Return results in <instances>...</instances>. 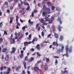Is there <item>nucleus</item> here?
Returning <instances> with one entry per match:
<instances>
[{"label": "nucleus", "mask_w": 74, "mask_h": 74, "mask_svg": "<svg viewBox=\"0 0 74 74\" xmlns=\"http://www.w3.org/2000/svg\"><path fill=\"white\" fill-rule=\"evenodd\" d=\"M46 0H44L43 1H42V3L43 4H45L46 3Z\"/></svg>", "instance_id": "864d4df0"}, {"label": "nucleus", "mask_w": 74, "mask_h": 74, "mask_svg": "<svg viewBox=\"0 0 74 74\" xmlns=\"http://www.w3.org/2000/svg\"><path fill=\"white\" fill-rule=\"evenodd\" d=\"M41 23L43 24L44 23V20L43 19H41Z\"/></svg>", "instance_id": "79ce46f5"}, {"label": "nucleus", "mask_w": 74, "mask_h": 74, "mask_svg": "<svg viewBox=\"0 0 74 74\" xmlns=\"http://www.w3.org/2000/svg\"><path fill=\"white\" fill-rule=\"evenodd\" d=\"M34 40V41H35V42H36V41H38V39L37 38H35Z\"/></svg>", "instance_id": "a18cd8bd"}, {"label": "nucleus", "mask_w": 74, "mask_h": 74, "mask_svg": "<svg viewBox=\"0 0 74 74\" xmlns=\"http://www.w3.org/2000/svg\"><path fill=\"white\" fill-rule=\"evenodd\" d=\"M54 36L56 38H59V35L58 34L54 33Z\"/></svg>", "instance_id": "2eb2a0df"}, {"label": "nucleus", "mask_w": 74, "mask_h": 74, "mask_svg": "<svg viewBox=\"0 0 74 74\" xmlns=\"http://www.w3.org/2000/svg\"><path fill=\"white\" fill-rule=\"evenodd\" d=\"M46 9L47 8L46 5H44L43 7V10H46Z\"/></svg>", "instance_id": "393cba45"}, {"label": "nucleus", "mask_w": 74, "mask_h": 74, "mask_svg": "<svg viewBox=\"0 0 74 74\" xmlns=\"http://www.w3.org/2000/svg\"><path fill=\"white\" fill-rule=\"evenodd\" d=\"M7 50V49L6 48L3 49L2 50V52H5Z\"/></svg>", "instance_id": "a211bd4d"}, {"label": "nucleus", "mask_w": 74, "mask_h": 74, "mask_svg": "<svg viewBox=\"0 0 74 74\" xmlns=\"http://www.w3.org/2000/svg\"><path fill=\"white\" fill-rule=\"evenodd\" d=\"M59 39L60 41H62L63 40H64L63 37L62 35H61L60 36V37L59 38Z\"/></svg>", "instance_id": "4468645a"}, {"label": "nucleus", "mask_w": 74, "mask_h": 74, "mask_svg": "<svg viewBox=\"0 0 74 74\" xmlns=\"http://www.w3.org/2000/svg\"><path fill=\"white\" fill-rule=\"evenodd\" d=\"M53 45L54 46L57 45V47H58V44L57 42H54L53 43Z\"/></svg>", "instance_id": "423d86ee"}, {"label": "nucleus", "mask_w": 74, "mask_h": 74, "mask_svg": "<svg viewBox=\"0 0 74 74\" xmlns=\"http://www.w3.org/2000/svg\"><path fill=\"white\" fill-rule=\"evenodd\" d=\"M30 9V6H28V7L27 8H26V10H29Z\"/></svg>", "instance_id": "603ef678"}, {"label": "nucleus", "mask_w": 74, "mask_h": 74, "mask_svg": "<svg viewBox=\"0 0 74 74\" xmlns=\"http://www.w3.org/2000/svg\"><path fill=\"white\" fill-rule=\"evenodd\" d=\"M6 12L7 13H8L9 14H10V10H8L7 11H6Z\"/></svg>", "instance_id": "4d7b16f0"}, {"label": "nucleus", "mask_w": 74, "mask_h": 74, "mask_svg": "<svg viewBox=\"0 0 74 74\" xmlns=\"http://www.w3.org/2000/svg\"><path fill=\"white\" fill-rule=\"evenodd\" d=\"M24 56L23 55V53H21L20 55V57L21 58H23V57Z\"/></svg>", "instance_id": "a878e982"}, {"label": "nucleus", "mask_w": 74, "mask_h": 74, "mask_svg": "<svg viewBox=\"0 0 74 74\" xmlns=\"http://www.w3.org/2000/svg\"><path fill=\"white\" fill-rule=\"evenodd\" d=\"M54 58H59V56H54Z\"/></svg>", "instance_id": "6e6d98bb"}, {"label": "nucleus", "mask_w": 74, "mask_h": 74, "mask_svg": "<svg viewBox=\"0 0 74 74\" xmlns=\"http://www.w3.org/2000/svg\"><path fill=\"white\" fill-rule=\"evenodd\" d=\"M25 60L26 61H27L28 60V57H25Z\"/></svg>", "instance_id": "8fccbe9b"}, {"label": "nucleus", "mask_w": 74, "mask_h": 74, "mask_svg": "<svg viewBox=\"0 0 74 74\" xmlns=\"http://www.w3.org/2000/svg\"><path fill=\"white\" fill-rule=\"evenodd\" d=\"M50 59L49 58H47L46 59V61L47 62H49Z\"/></svg>", "instance_id": "f704fd0d"}, {"label": "nucleus", "mask_w": 74, "mask_h": 74, "mask_svg": "<svg viewBox=\"0 0 74 74\" xmlns=\"http://www.w3.org/2000/svg\"><path fill=\"white\" fill-rule=\"evenodd\" d=\"M13 9V7L12 6H10V10H12Z\"/></svg>", "instance_id": "58836bf2"}, {"label": "nucleus", "mask_w": 74, "mask_h": 74, "mask_svg": "<svg viewBox=\"0 0 74 74\" xmlns=\"http://www.w3.org/2000/svg\"><path fill=\"white\" fill-rule=\"evenodd\" d=\"M8 71L9 72H10L11 71V69L10 68H8Z\"/></svg>", "instance_id": "5fc2aeb1"}, {"label": "nucleus", "mask_w": 74, "mask_h": 74, "mask_svg": "<svg viewBox=\"0 0 74 74\" xmlns=\"http://www.w3.org/2000/svg\"><path fill=\"white\" fill-rule=\"evenodd\" d=\"M4 4L5 5H8V3L7 1L5 2L4 3Z\"/></svg>", "instance_id": "09e8293b"}, {"label": "nucleus", "mask_w": 74, "mask_h": 74, "mask_svg": "<svg viewBox=\"0 0 74 74\" xmlns=\"http://www.w3.org/2000/svg\"><path fill=\"white\" fill-rule=\"evenodd\" d=\"M24 4L25 5H27L28 6H29V4L26 2H24Z\"/></svg>", "instance_id": "bb28decb"}, {"label": "nucleus", "mask_w": 74, "mask_h": 74, "mask_svg": "<svg viewBox=\"0 0 74 74\" xmlns=\"http://www.w3.org/2000/svg\"><path fill=\"white\" fill-rule=\"evenodd\" d=\"M37 55L38 56H40L41 55L40 54L38 53V52H37L36 53Z\"/></svg>", "instance_id": "49530a36"}, {"label": "nucleus", "mask_w": 74, "mask_h": 74, "mask_svg": "<svg viewBox=\"0 0 74 74\" xmlns=\"http://www.w3.org/2000/svg\"><path fill=\"white\" fill-rule=\"evenodd\" d=\"M48 70V65L47 64H45L44 65V70L45 71H47Z\"/></svg>", "instance_id": "7ed1b4c3"}, {"label": "nucleus", "mask_w": 74, "mask_h": 74, "mask_svg": "<svg viewBox=\"0 0 74 74\" xmlns=\"http://www.w3.org/2000/svg\"><path fill=\"white\" fill-rule=\"evenodd\" d=\"M34 60V57H32L30 58V60H28V62H31L33 61Z\"/></svg>", "instance_id": "9b49d317"}, {"label": "nucleus", "mask_w": 74, "mask_h": 74, "mask_svg": "<svg viewBox=\"0 0 74 74\" xmlns=\"http://www.w3.org/2000/svg\"><path fill=\"white\" fill-rule=\"evenodd\" d=\"M3 24L2 22H1V23H0V28L2 27L3 26Z\"/></svg>", "instance_id": "ea45409f"}, {"label": "nucleus", "mask_w": 74, "mask_h": 74, "mask_svg": "<svg viewBox=\"0 0 74 74\" xmlns=\"http://www.w3.org/2000/svg\"><path fill=\"white\" fill-rule=\"evenodd\" d=\"M47 3L49 6H50L51 5V3L49 2V1L47 2Z\"/></svg>", "instance_id": "c756f323"}, {"label": "nucleus", "mask_w": 74, "mask_h": 74, "mask_svg": "<svg viewBox=\"0 0 74 74\" xmlns=\"http://www.w3.org/2000/svg\"><path fill=\"white\" fill-rule=\"evenodd\" d=\"M65 49L66 52H68L69 51V46L68 45H66Z\"/></svg>", "instance_id": "0eeeda50"}, {"label": "nucleus", "mask_w": 74, "mask_h": 74, "mask_svg": "<svg viewBox=\"0 0 74 74\" xmlns=\"http://www.w3.org/2000/svg\"><path fill=\"white\" fill-rule=\"evenodd\" d=\"M12 51H10L11 54L15 53V52L16 51V48L14 47H12Z\"/></svg>", "instance_id": "f03ea898"}, {"label": "nucleus", "mask_w": 74, "mask_h": 74, "mask_svg": "<svg viewBox=\"0 0 74 74\" xmlns=\"http://www.w3.org/2000/svg\"><path fill=\"white\" fill-rule=\"evenodd\" d=\"M40 46V45L39 44H37V46L36 47V48H37V49L38 50H40V47H39Z\"/></svg>", "instance_id": "ddd939ff"}, {"label": "nucleus", "mask_w": 74, "mask_h": 74, "mask_svg": "<svg viewBox=\"0 0 74 74\" xmlns=\"http://www.w3.org/2000/svg\"><path fill=\"white\" fill-rule=\"evenodd\" d=\"M3 39L2 38H0V43L1 44L3 42Z\"/></svg>", "instance_id": "cd10ccee"}, {"label": "nucleus", "mask_w": 74, "mask_h": 74, "mask_svg": "<svg viewBox=\"0 0 74 74\" xmlns=\"http://www.w3.org/2000/svg\"><path fill=\"white\" fill-rule=\"evenodd\" d=\"M19 17L18 16H16V22H18V19Z\"/></svg>", "instance_id": "4c0bfd02"}, {"label": "nucleus", "mask_w": 74, "mask_h": 74, "mask_svg": "<svg viewBox=\"0 0 74 74\" xmlns=\"http://www.w3.org/2000/svg\"><path fill=\"white\" fill-rule=\"evenodd\" d=\"M58 63V61L57 59H56V61L55 63V64L56 65H57Z\"/></svg>", "instance_id": "473e14b6"}, {"label": "nucleus", "mask_w": 74, "mask_h": 74, "mask_svg": "<svg viewBox=\"0 0 74 74\" xmlns=\"http://www.w3.org/2000/svg\"><path fill=\"white\" fill-rule=\"evenodd\" d=\"M42 24L43 25H48L47 23H44Z\"/></svg>", "instance_id": "e2e57ef3"}, {"label": "nucleus", "mask_w": 74, "mask_h": 74, "mask_svg": "<svg viewBox=\"0 0 74 74\" xmlns=\"http://www.w3.org/2000/svg\"><path fill=\"white\" fill-rule=\"evenodd\" d=\"M23 35H21V36H20V37H19L18 38V40H20V39H21L23 37Z\"/></svg>", "instance_id": "37998d69"}, {"label": "nucleus", "mask_w": 74, "mask_h": 74, "mask_svg": "<svg viewBox=\"0 0 74 74\" xmlns=\"http://www.w3.org/2000/svg\"><path fill=\"white\" fill-rule=\"evenodd\" d=\"M41 35L42 36H44V33L43 31H42L41 32Z\"/></svg>", "instance_id": "de8ad7c7"}, {"label": "nucleus", "mask_w": 74, "mask_h": 74, "mask_svg": "<svg viewBox=\"0 0 74 74\" xmlns=\"http://www.w3.org/2000/svg\"><path fill=\"white\" fill-rule=\"evenodd\" d=\"M65 56L67 57H69V56L68 55V52L66 51V54H65Z\"/></svg>", "instance_id": "c85d7f7f"}, {"label": "nucleus", "mask_w": 74, "mask_h": 74, "mask_svg": "<svg viewBox=\"0 0 74 74\" xmlns=\"http://www.w3.org/2000/svg\"><path fill=\"white\" fill-rule=\"evenodd\" d=\"M40 25V24H38L36 25V28L37 29L38 28V26H39Z\"/></svg>", "instance_id": "69168bd1"}, {"label": "nucleus", "mask_w": 74, "mask_h": 74, "mask_svg": "<svg viewBox=\"0 0 74 74\" xmlns=\"http://www.w3.org/2000/svg\"><path fill=\"white\" fill-rule=\"evenodd\" d=\"M47 12H43L42 15L43 16L46 17L47 16Z\"/></svg>", "instance_id": "39448f33"}, {"label": "nucleus", "mask_w": 74, "mask_h": 74, "mask_svg": "<svg viewBox=\"0 0 74 74\" xmlns=\"http://www.w3.org/2000/svg\"><path fill=\"white\" fill-rule=\"evenodd\" d=\"M21 68V66H18L16 68V71H18Z\"/></svg>", "instance_id": "4be33fe9"}, {"label": "nucleus", "mask_w": 74, "mask_h": 74, "mask_svg": "<svg viewBox=\"0 0 74 74\" xmlns=\"http://www.w3.org/2000/svg\"><path fill=\"white\" fill-rule=\"evenodd\" d=\"M72 48H73V47H72V46H70V48H69V53H71L73 51Z\"/></svg>", "instance_id": "1a4fd4ad"}, {"label": "nucleus", "mask_w": 74, "mask_h": 74, "mask_svg": "<svg viewBox=\"0 0 74 74\" xmlns=\"http://www.w3.org/2000/svg\"><path fill=\"white\" fill-rule=\"evenodd\" d=\"M51 36V34H49V35H48L47 36V38H50V37Z\"/></svg>", "instance_id": "13d9d810"}, {"label": "nucleus", "mask_w": 74, "mask_h": 74, "mask_svg": "<svg viewBox=\"0 0 74 74\" xmlns=\"http://www.w3.org/2000/svg\"><path fill=\"white\" fill-rule=\"evenodd\" d=\"M53 21L52 20H50L49 21V23L51 24L52 23Z\"/></svg>", "instance_id": "a19ab883"}, {"label": "nucleus", "mask_w": 74, "mask_h": 74, "mask_svg": "<svg viewBox=\"0 0 74 74\" xmlns=\"http://www.w3.org/2000/svg\"><path fill=\"white\" fill-rule=\"evenodd\" d=\"M22 73L23 74H25V72L24 70H23L22 71Z\"/></svg>", "instance_id": "774afa93"}, {"label": "nucleus", "mask_w": 74, "mask_h": 74, "mask_svg": "<svg viewBox=\"0 0 74 74\" xmlns=\"http://www.w3.org/2000/svg\"><path fill=\"white\" fill-rule=\"evenodd\" d=\"M46 10L47 12H49L51 11V10L49 8H47L46 9Z\"/></svg>", "instance_id": "412c9836"}, {"label": "nucleus", "mask_w": 74, "mask_h": 74, "mask_svg": "<svg viewBox=\"0 0 74 74\" xmlns=\"http://www.w3.org/2000/svg\"><path fill=\"white\" fill-rule=\"evenodd\" d=\"M56 10L59 12L60 11V9L59 8L57 7L56 8Z\"/></svg>", "instance_id": "7c9ffc66"}, {"label": "nucleus", "mask_w": 74, "mask_h": 74, "mask_svg": "<svg viewBox=\"0 0 74 74\" xmlns=\"http://www.w3.org/2000/svg\"><path fill=\"white\" fill-rule=\"evenodd\" d=\"M32 35L31 34H29V38H28V39L29 40H30L32 38Z\"/></svg>", "instance_id": "5701e85b"}, {"label": "nucleus", "mask_w": 74, "mask_h": 74, "mask_svg": "<svg viewBox=\"0 0 74 74\" xmlns=\"http://www.w3.org/2000/svg\"><path fill=\"white\" fill-rule=\"evenodd\" d=\"M58 21H59V23L60 25H62V21L61 20V18L60 17H59L58 18Z\"/></svg>", "instance_id": "6e6552de"}, {"label": "nucleus", "mask_w": 74, "mask_h": 74, "mask_svg": "<svg viewBox=\"0 0 74 74\" xmlns=\"http://www.w3.org/2000/svg\"><path fill=\"white\" fill-rule=\"evenodd\" d=\"M14 19V17H10V23H12L13 22V20Z\"/></svg>", "instance_id": "f8f14e48"}, {"label": "nucleus", "mask_w": 74, "mask_h": 74, "mask_svg": "<svg viewBox=\"0 0 74 74\" xmlns=\"http://www.w3.org/2000/svg\"><path fill=\"white\" fill-rule=\"evenodd\" d=\"M12 40H13L12 41H11V43H13L15 42V40H14V38H13L12 39Z\"/></svg>", "instance_id": "052dcab7"}, {"label": "nucleus", "mask_w": 74, "mask_h": 74, "mask_svg": "<svg viewBox=\"0 0 74 74\" xmlns=\"http://www.w3.org/2000/svg\"><path fill=\"white\" fill-rule=\"evenodd\" d=\"M35 40L34 39H33V40L32 41H31V43L32 44H34V42H35Z\"/></svg>", "instance_id": "c03bdc74"}, {"label": "nucleus", "mask_w": 74, "mask_h": 74, "mask_svg": "<svg viewBox=\"0 0 74 74\" xmlns=\"http://www.w3.org/2000/svg\"><path fill=\"white\" fill-rule=\"evenodd\" d=\"M55 8H56V7L55 6H52L51 7V10H55Z\"/></svg>", "instance_id": "72a5a7b5"}, {"label": "nucleus", "mask_w": 74, "mask_h": 74, "mask_svg": "<svg viewBox=\"0 0 74 74\" xmlns=\"http://www.w3.org/2000/svg\"><path fill=\"white\" fill-rule=\"evenodd\" d=\"M22 29L24 31L25 29V26H24L22 28Z\"/></svg>", "instance_id": "3c124183"}, {"label": "nucleus", "mask_w": 74, "mask_h": 74, "mask_svg": "<svg viewBox=\"0 0 74 74\" xmlns=\"http://www.w3.org/2000/svg\"><path fill=\"white\" fill-rule=\"evenodd\" d=\"M27 73L28 74H31L30 72L28 70L27 71Z\"/></svg>", "instance_id": "338daca9"}, {"label": "nucleus", "mask_w": 74, "mask_h": 74, "mask_svg": "<svg viewBox=\"0 0 74 74\" xmlns=\"http://www.w3.org/2000/svg\"><path fill=\"white\" fill-rule=\"evenodd\" d=\"M4 34L5 35H7V33L6 31H4Z\"/></svg>", "instance_id": "680f3d73"}, {"label": "nucleus", "mask_w": 74, "mask_h": 74, "mask_svg": "<svg viewBox=\"0 0 74 74\" xmlns=\"http://www.w3.org/2000/svg\"><path fill=\"white\" fill-rule=\"evenodd\" d=\"M64 47L62 46L61 49H59L56 52L57 53L60 54V52L61 53H63L64 52Z\"/></svg>", "instance_id": "f257e3e1"}, {"label": "nucleus", "mask_w": 74, "mask_h": 74, "mask_svg": "<svg viewBox=\"0 0 74 74\" xmlns=\"http://www.w3.org/2000/svg\"><path fill=\"white\" fill-rule=\"evenodd\" d=\"M23 64H24V68L25 69H26V62H23Z\"/></svg>", "instance_id": "aec40b11"}, {"label": "nucleus", "mask_w": 74, "mask_h": 74, "mask_svg": "<svg viewBox=\"0 0 74 74\" xmlns=\"http://www.w3.org/2000/svg\"><path fill=\"white\" fill-rule=\"evenodd\" d=\"M45 21H49V19L48 17L47 16H45Z\"/></svg>", "instance_id": "b1692460"}, {"label": "nucleus", "mask_w": 74, "mask_h": 74, "mask_svg": "<svg viewBox=\"0 0 74 74\" xmlns=\"http://www.w3.org/2000/svg\"><path fill=\"white\" fill-rule=\"evenodd\" d=\"M30 23L31 25L32 26L33 25V22L32 21L30 23Z\"/></svg>", "instance_id": "0e129e2a"}, {"label": "nucleus", "mask_w": 74, "mask_h": 74, "mask_svg": "<svg viewBox=\"0 0 74 74\" xmlns=\"http://www.w3.org/2000/svg\"><path fill=\"white\" fill-rule=\"evenodd\" d=\"M34 12H32V14H31V15H32V17H34Z\"/></svg>", "instance_id": "c9c22d12"}, {"label": "nucleus", "mask_w": 74, "mask_h": 74, "mask_svg": "<svg viewBox=\"0 0 74 74\" xmlns=\"http://www.w3.org/2000/svg\"><path fill=\"white\" fill-rule=\"evenodd\" d=\"M24 46L25 47L27 46H28V42L26 41V42H25L24 43Z\"/></svg>", "instance_id": "f3484780"}, {"label": "nucleus", "mask_w": 74, "mask_h": 74, "mask_svg": "<svg viewBox=\"0 0 74 74\" xmlns=\"http://www.w3.org/2000/svg\"><path fill=\"white\" fill-rule=\"evenodd\" d=\"M9 59V55H7L6 56V57L5 59V60L6 61H7Z\"/></svg>", "instance_id": "6ab92c4d"}, {"label": "nucleus", "mask_w": 74, "mask_h": 74, "mask_svg": "<svg viewBox=\"0 0 74 74\" xmlns=\"http://www.w3.org/2000/svg\"><path fill=\"white\" fill-rule=\"evenodd\" d=\"M9 72L8 71L6 72H4L3 74H9Z\"/></svg>", "instance_id": "e433bc0d"}, {"label": "nucleus", "mask_w": 74, "mask_h": 74, "mask_svg": "<svg viewBox=\"0 0 74 74\" xmlns=\"http://www.w3.org/2000/svg\"><path fill=\"white\" fill-rule=\"evenodd\" d=\"M39 70V68L38 67H35L34 68V70L35 71H37Z\"/></svg>", "instance_id": "9d476101"}, {"label": "nucleus", "mask_w": 74, "mask_h": 74, "mask_svg": "<svg viewBox=\"0 0 74 74\" xmlns=\"http://www.w3.org/2000/svg\"><path fill=\"white\" fill-rule=\"evenodd\" d=\"M54 17L53 16H52L51 17V20H52V21H53V20H54Z\"/></svg>", "instance_id": "bf43d9fd"}, {"label": "nucleus", "mask_w": 74, "mask_h": 74, "mask_svg": "<svg viewBox=\"0 0 74 74\" xmlns=\"http://www.w3.org/2000/svg\"><path fill=\"white\" fill-rule=\"evenodd\" d=\"M58 29L59 32L61 31V29L63 28V27H62L60 25H58Z\"/></svg>", "instance_id": "20e7f679"}, {"label": "nucleus", "mask_w": 74, "mask_h": 74, "mask_svg": "<svg viewBox=\"0 0 74 74\" xmlns=\"http://www.w3.org/2000/svg\"><path fill=\"white\" fill-rule=\"evenodd\" d=\"M61 72L63 73H68V71L67 70H65L64 71H63V70L61 71Z\"/></svg>", "instance_id": "dca6fc26"}, {"label": "nucleus", "mask_w": 74, "mask_h": 74, "mask_svg": "<svg viewBox=\"0 0 74 74\" xmlns=\"http://www.w3.org/2000/svg\"><path fill=\"white\" fill-rule=\"evenodd\" d=\"M22 10H20V13H21L22 12H23V11L24 10V8H23L22 9Z\"/></svg>", "instance_id": "2f4dec72"}]
</instances>
